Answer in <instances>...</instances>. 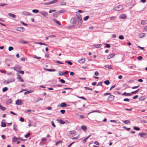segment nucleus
Returning a JSON list of instances; mask_svg holds the SVG:
<instances>
[{
    "label": "nucleus",
    "instance_id": "f257e3e1",
    "mask_svg": "<svg viewBox=\"0 0 147 147\" xmlns=\"http://www.w3.org/2000/svg\"><path fill=\"white\" fill-rule=\"evenodd\" d=\"M123 9V6L121 5L117 6L113 9V10L115 11H120Z\"/></svg>",
    "mask_w": 147,
    "mask_h": 147
},
{
    "label": "nucleus",
    "instance_id": "f03ea898",
    "mask_svg": "<svg viewBox=\"0 0 147 147\" xmlns=\"http://www.w3.org/2000/svg\"><path fill=\"white\" fill-rule=\"evenodd\" d=\"M15 30L17 31L23 32L24 31L25 29L23 27H20L16 28Z\"/></svg>",
    "mask_w": 147,
    "mask_h": 147
},
{
    "label": "nucleus",
    "instance_id": "7ed1b4c3",
    "mask_svg": "<svg viewBox=\"0 0 147 147\" xmlns=\"http://www.w3.org/2000/svg\"><path fill=\"white\" fill-rule=\"evenodd\" d=\"M13 69L16 71H18L21 69V67L18 65H16L13 68Z\"/></svg>",
    "mask_w": 147,
    "mask_h": 147
},
{
    "label": "nucleus",
    "instance_id": "20e7f679",
    "mask_svg": "<svg viewBox=\"0 0 147 147\" xmlns=\"http://www.w3.org/2000/svg\"><path fill=\"white\" fill-rule=\"evenodd\" d=\"M71 22L73 24H75L76 23L77 21V20L76 17H73L71 19Z\"/></svg>",
    "mask_w": 147,
    "mask_h": 147
},
{
    "label": "nucleus",
    "instance_id": "39448f33",
    "mask_svg": "<svg viewBox=\"0 0 147 147\" xmlns=\"http://www.w3.org/2000/svg\"><path fill=\"white\" fill-rule=\"evenodd\" d=\"M115 98L114 96L111 95L110 96L108 99V100L109 101H112Z\"/></svg>",
    "mask_w": 147,
    "mask_h": 147
},
{
    "label": "nucleus",
    "instance_id": "423d86ee",
    "mask_svg": "<svg viewBox=\"0 0 147 147\" xmlns=\"http://www.w3.org/2000/svg\"><path fill=\"white\" fill-rule=\"evenodd\" d=\"M23 103V102L21 100H17L16 102V104L17 105H20Z\"/></svg>",
    "mask_w": 147,
    "mask_h": 147
},
{
    "label": "nucleus",
    "instance_id": "0eeeda50",
    "mask_svg": "<svg viewBox=\"0 0 147 147\" xmlns=\"http://www.w3.org/2000/svg\"><path fill=\"white\" fill-rule=\"evenodd\" d=\"M22 13L24 16H31V14L27 11H24Z\"/></svg>",
    "mask_w": 147,
    "mask_h": 147
},
{
    "label": "nucleus",
    "instance_id": "6e6552de",
    "mask_svg": "<svg viewBox=\"0 0 147 147\" xmlns=\"http://www.w3.org/2000/svg\"><path fill=\"white\" fill-rule=\"evenodd\" d=\"M141 137H144L145 136L147 135V133H146L141 132L139 134Z\"/></svg>",
    "mask_w": 147,
    "mask_h": 147
},
{
    "label": "nucleus",
    "instance_id": "1a4fd4ad",
    "mask_svg": "<svg viewBox=\"0 0 147 147\" xmlns=\"http://www.w3.org/2000/svg\"><path fill=\"white\" fill-rule=\"evenodd\" d=\"M86 60L85 58H83L79 60L78 61L80 63H83L85 62Z\"/></svg>",
    "mask_w": 147,
    "mask_h": 147
},
{
    "label": "nucleus",
    "instance_id": "9d476101",
    "mask_svg": "<svg viewBox=\"0 0 147 147\" xmlns=\"http://www.w3.org/2000/svg\"><path fill=\"white\" fill-rule=\"evenodd\" d=\"M14 81L15 80L14 79H12L11 81H5L3 82V83L4 84H7L11 82H14Z\"/></svg>",
    "mask_w": 147,
    "mask_h": 147
},
{
    "label": "nucleus",
    "instance_id": "9b49d317",
    "mask_svg": "<svg viewBox=\"0 0 147 147\" xmlns=\"http://www.w3.org/2000/svg\"><path fill=\"white\" fill-rule=\"evenodd\" d=\"M39 13H40L42 15L44 16H47L48 15V13H47L45 11H40Z\"/></svg>",
    "mask_w": 147,
    "mask_h": 147
},
{
    "label": "nucleus",
    "instance_id": "f8f14e48",
    "mask_svg": "<svg viewBox=\"0 0 147 147\" xmlns=\"http://www.w3.org/2000/svg\"><path fill=\"white\" fill-rule=\"evenodd\" d=\"M115 56V54L114 53H112L110 55L107 57V59H110L111 58Z\"/></svg>",
    "mask_w": 147,
    "mask_h": 147
},
{
    "label": "nucleus",
    "instance_id": "ddd939ff",
    "mask_svg": "<svg viewBox=\"0 0 147 147\" xmlns=\"http://www.w3.org/2000/svg\"><path fill=\"white\" fill-rule=\"evenodd\" d=\"M64 12V10H62L59 12H57L54 14V15H59L61 13H63Z\"/></svg>",
    "mask_w": 147,
    "mask_h": 147
},
{
    "label": "nucleus",
    "instance_id": "4468645a",
    "mask_svg": "<svg viewBox=\"0 0 147 147\" xmlns=\"http://www.w3.org/2000/svg\"><path fill=\"white\" fill-rule=\"evenodd\" d=\"M119 18L122 19H125L126 18V16L124 14H123L120 16Z\"/></svg>",
    "mask_w": 147,
    "mask_h": 147
},
{
    "label": "nucleus",
    "instance_id": "2eb2a0df",
    "mask_svg": "<svg viewBox=\"0 0 147 147\" xmlns=\"http://www.w3.org/2000/svg\"><path fill=\"white\" fill-rule=\"evenodd\" d=\"M102 46L101 44H99L97 45H94V47L96 48H100Z\"/></svg>",
    "mask_w": 147,
    "mask_h": 147
},
{
    "label": "nucleus",
    "instance_id": "dca6fc26",
    "mask_svg": "<svg viewBox=\"0 0 147 147\" xmlns=\"http://www.w3.org/2000/svg\"><path fill=\"white\" fill-rule=\"evenodd\" d=\"M18 78L19 79V80L21 82H23L24 80L21 77V76L19 75H18Z\"/></svg>",
    "mask_w": 147,
    "mask_h": 147
},
{
    "label": "nucleus",
    "instance_id": "f3484780",
    "mask_svg": "<svg viewBox=\"0 0 147 147\" xmlns=\"http://www.w3.org/2000/svg\"><path fill=\"white\" fill-rule=\"evenodd\" d=\"M8 15L12 17L13 18H16V16L13 14L11 13H9Z\"/></svg>",
    "mask_w": 147,
    "mask_h": 147
},
{
    "label": "nucleus",
    "instance_id": "a211bd4d",
    "mask_svg": "<svg viewBox=\"0 0 147 147\" xmlns=\"http://www.w3.org/2000/svg\"><path fill=\"white\" fill-rule=\"evenodd\" d=\"M53 20L56 24H57L58 25H61V24L57 20H56L55 19H53Z\"/></svg>",
    "mask_w": 147,
    "mask_h": 147
},
{
    "label": "nucleus",
    "instance_id": "6ab92c4d",
    "mask_svg": "<svg viewBox=\"0 0 147 147\" xmlns=\"http://www.w3.org/2000/svg\"><path fill=\"white\" fill-rule=\"evenodd\" d=\"M81 129H82L83 131H85L86 130L87 127L85 125H83L81 126Z\"/></svg>",
    "mask_w": 147,
    "mask_h": 147
},
{
    "label": "nucleus",
    "instance_id": "aec40b11",
    "mask_svg": "<svg viewBox=\"0 0 147 147\" xmlns=\"http://www.w3.org/2000/svg\"><path fill=\"white\" fill-rule=\"evenodd\" d=\"M67 105L65 103H61L60 104V106L61 107H67Z\"/></svg>",
    "mask_w": 147,
    "mask_h": 147
},
{
    "label": "nucleus",
    "instance_id": "412c9836",
    "mask_svg": "<svg viewBox=\"0 0 147 147\" xmlns=\"http://www.w3.org/2000/svg\"><path fill=\"white\" fill-rule=\"evenodd\" d=\"M145 98V97L144 96H141L139 98V100L140 101L143 100H144Z\"/></svg>",
    "mask_w": 147,
    "mask_h": 147
},
{
    "label": "nucleus",
    "instance_id": "4be33fe9",
    "mask_svg": "<svg viewBox=\"0 0 147 147\" xmlns=\"http://www.w3.org/2000/svg\"><path fill=\"white\" fill-rule=\"evenodd\" d=\"M18 140V139H17V138H16L15 136L13 137L12 139V142H15L17 141Z\"/></svg>",
    "mask_w": 147,
    "mask_h": 147
},
{
    "label": "nucleus",
    "instance_id": "5701e85b",
    "mask_svg": "<svg viewBox=\"0 0 147 147\" xmlns=\"http://www.w3.org/2000/svg\"><path fill=\"white\" fill-rule=\"evenodd\" d=\"M77 16L78 17V19L79 20H82V18L81 17V15L79 14H78L77 15Z\"/></svg>",
    "mask_w": 147,
    "mask_h": 147
},
{
    "label": "nucleus",
    "instance_id": "b1692460",
    "mask_svg": "<svg viewBox=\"0 0 147 147\" xmlns=\"http://www.w3.org/2000/svg\"><path fill=\"white\" fill-rule=\"evenodd\" d=\"M33 92V90H28V91H27L25 92L24 93V94H26L27 93H31L32 92Z\"/></svg>",
    "mask_w": 147,
    "mask_h": 147
},
{
    "label": "nucleus",
    "instance_id": "393cba45",
    "mask_svg": "<svg viewBox=\"0 0 147 147\" xmlns=\"http://www.w3.org/2000/svg\"><path fill=\"white\" fill-rule=\"evenodd\" d=\"M123 95H125L126 96H131V93H127L126 92H124L123 94H122Z\"/></svg>",
    "mask_w": 147,
    "mask_h": 147
},
{
    "label": "nucleus",
    "instance_id": "a878e982",
    "mask_svg": "<svg viewBox=\"0 0 147 147\" xmlns=\"http://www.w3.org/2000/svg\"><path fill=\"white\" fill-rule=\"evenodd\" d=\"M44 69L49 71H55V69H49L46 68H45Z\"/></svg>",
    "mask_w": 147,
    "mask_h": 147
},
{
    "label": "nucleus",
    "instance_id": "bb28decb",
    "mask_svg": "<svg viewBox=\"0 0 147 147\" xmlns=\"http://www.w3.org/2000/svg\"><path fill=\"white\" fill-rule=\"evenodd\" d=\"M140 90V89H139L135 91H133L131 93V94H136Z\"/></svg>",
    "mask_w": 147,
    "mask_h": 147
},
{
    "label": "nucleus",
    "instance_id": "cd10ccee",
    "mask_svg": "<svg viewBox=\"0 0 147 147\" xmlns=\"http://www.w3.org/2000/svg\"><path fill=\"white\" fill-rule=\"evenodd\" d=\"M0 109L4 111L6 109V108L5 107H3L2 105H0Z\"/></svg>",
    "mask_w": 147,
    "mask_h": 147
},
{
    "label": "nucleus",
    "instance_id": "c85d7f7f",
    "mask_svg": "<svg viewBox=\"0 0 147 147\" xmlns=\"http://www.w3.org/2000/svg\"><path fill=\"white\" fill-rule=\"evenodd\" d=\"M104 83L107 85H108L110 83V82L109 80H107L104 82Z\"/></svg>",
    "mask_w": 147,
    "mask_h": 147
},
{
    "label": "nucleus",
    "instance_id": "c756f323",
    "mask_svg": "<svg viewBox=\"0 0 147 147\" xmlns=\"http://www.w3.org/2000/svg\"><path fill=\"white\" fill-rule=\"evenodd\" d=\"M82 20H79V21H78V25L79 26H80L82 25Z\"/></svg>",
    "mask_w": 147,
    "mask_h": 147
},
{
    "label": "nucleus",
    "instance_id": "7c9ffc66",
    "mask_svg": "<svg viewBox=\"0 0 147 147\" xmlns=\"http://www.w3.org/2000/svg\"><path fill=\"white\" fill-rule=\"evenodd\" d=\"M66 4V3L64 1H61L60 3V5H65Z\"/></svg>",
    "mask_w": 147,
    "mask_h": 147
},
{
    "label": "nucleus",
    "instance_id": "2f4dec72",
    "mask_svg": "<svg viewBox=\"0 0 147 147\" xmlns=\"http://www.w3.org/2000/svg\"><path fill=\"white\" fill-rule=\"evenodd\" d=\"M59 122L60 123L62 124H64L65 123V122L62 119L59 120Z\"/></svg>",
    "mask_w": 147,
    "mask_h": 147
},
{
    "label": "nucleus",
    "instance_id": "473e14b6",
    "mask_svg": "<svg viewBox=\"0 0 147 147\" xmlns=\"http://www.w3.org/2000/svg\"><path fill=\"white\" fill-rule=\"evenodd\" d=\"M1 126L2 127H5L6 126V124L5 123L2 122Z\"/></svg>",
    "mask_w": 147,
    "mask_h": 147
},
{
    "label": "nucleus",
    "instance_id": "72a5a7b5",
    "mask_svg": "<svg viewBox=\"0 0 147 147\" xmlns=\"http://www.w3.org/2000/svg\"><path fill=\"white\" fill-rule=\"evenodd\" d=\"M105 67H107V68H108L109 69H113V67H112V66H110V65H106L105 66Z\"/></svg>",
    "mask_w": 147,
    "mask_h": 147
},
{
    "label": "nucleus",
    "instance_id": "f704fd0d",
    "mask_svg": "<svg viewBox=\"0 0 147 147\" xmlns=\"http://www.w3.org/2000/svg\"><path fill=\"white\" fill-rule=\"evenodd\" d=\"M130 122V121L129 120H125L123 121V122L125 124H128Z\"/></svg>",
    "mask_w": 147,
    "mask_h": 147
},
{
    "label": "nucleus",
    "instance_id": "c9c22d12",
    "mask_svg": "<svg viewBox=\"0 0 147 147\" xmlns=\"http://www.w3.org/2000/svg\"><path fill=\"white\" fill-rule=\"evenodd\" d=\"M32 11L34 13H37L39 12V10L37 9H33Z\"/></svg>",
    "mask_w": 147,
    "mask_h": 147
},
{
    "label": "nucleus",
    "instance_id": "e433bc0d",
    "mask_svg": "<svg viewBox=\"0 0 147 147\" xmlns=\"http://www.w3.org/2000/svg\"><path fill=\"white\" fill-rule=\"evenodd\" d=\"M30 135V133H28L27 134H26L25 135L24 137L26 138H27Z\"/></svg>",
    "mask_w": 147,
    "mask_h": 147
},
{
    "label": "nucleus",
    "instance_id": "4c0bfd02",
    "mask_svg": "<svg viewBox=\"0 0 147 147\" xmlns=\"http://www.w3.org/2000/svg\"><path fill=\"white\" fill-rule=\"evenodd\" d=\"M8 90V88L7 87H5L2 90L3 92H5Z\"/></svg>",
    "mask_w": 147,
    "mask_h": 147
},
{
    "label": "nucleus",
    "instance_id": "58836bf2",
    "mask_svg": "<svg viewBox=\"0 0 147 147\" xmlns=\"http://www.w3.org/2000/svg\"><path fill=\"white\" fill-rule=\"evenodd\" d=\"M20 42L21 43L23 44H26L28 43V42H26L24 40H22L20 41Z\"/></svg>",
    "mask_w": 147,
    "mask_h": 147
},
{
    "label": "nucleus",
    "instance_id": "ea45409f",
    "mask_svg": "<svg viewBox=\"0 0 147 147\" xmlns=\"http://www.w3.org/2000/svg\"><path fill=\"white\" fill-rule=\"evenodd\" d=\"M89 18V16H87L85 17L83 19V20L84 21L87 20Z\"/></svg>",
    "mask_w": 147,
    "mask_h": 147
},
{
    "label": "nucleus",
    "instance_id": "a19ab883",
    "mask_svg": "<svg viewBox=\"0 0 147 147\" xmlns=\"http://www.w3.org/2000/svg\"><path fill=\"white\" fill-rule=\"evenodd\" d=\"M13 49V48L12 47H9L8 48V50L9 51H12Z\"/></svg>",
    "mask_w": 147,
    "mask_h": 147
},
{
    "label": "nucleus",
    "instance_id": "79ce46f5",
    "mask_svg": "<svg viewBox=\"0 0 147 147\" xmlns=\"http://www.w3.org/2000/svg\"><path fill=\"white\" fill-rule=\"evenodd\" d=\"M59 75L61 76L64 75V73L60 71L59 72Z\"/></svg>",
    "mask_w": 147,
    "mask_h": 147
},
{
    "label": "nucleus",
    "instance_id": "37998d69",
    "mask_svg": "<svg viewBox=\"0 0 147 147\" xmlns=\"http://www.w3.org/2000/svg\"><path fill=\"white\" fill-rule=\"evenodd\" d=\"M146 21L145 20H143L141 21V23L142 25H144L146 23Z\"/></svg>",
    "mask_w": 147,
    "mask_h": 147
},
{
    "label": "nucleus",
    "instance_id": "c03bdc74",
    "mask_svg": "<svg viewBox=\"0 0 147 147\" xmlns=\"http://www.w3.org/2000/svg\"><path fill=\"white\" fill-rule=\"evenodd\" d=\"M134 129L138 131L140 129V128L139 127H134Z\"/></svg>",
    "mask_w": 147,
    "mask_h": 147
},
{
    "label": "nucleus",
    "instance_id": "a18cd8bd",
    "mask_svg": "<svg viewBox=\"0 0 147 147\" xmlns=\"http://www.w3.org/2000/svg\"><path fill=\"white\" fill-rule=\"evenodd\" d=\"M13 129L14 130L17 131V126L15 125H14L13 127Z\"/></svg>",
    "mask_w": 147,
    "mask_h": 147
},
{
    "label": "nucleus",
    "instance_id": "49530a36",
    "mask_svg": "<svg viewBox=\"0 0 147 147\" xmlns=\"http://www.w3.org/2000/svg\"><path fill=\"white\" fill-rule=\"evenodd\" d=\"M53 3L52 2H49L46 3H44L45 5H49L50 4H52V3Z\"/></svg>",
    "mask_w": 147,
    "mask_h": 147
},
{
    "label": "nucleus",
    "instance_id": "de8ad7c7",
    "mask_svg": "<svg viewBox=\"0 0 147 147\" xmlns=\"http://www.w3.org/2000/svg\"><path fill=\"white\" fill-rule=\"evenodd\" d=\"M145 34L144 33H142L140 35V37L142 38L144 37L145 36Z\"/></svg>",
    "mask_w": 147,
    "mask_h": 147
},
{
    "label": "nucleus",
    "instance_id": "09e8293b",
    "mask_svg": "<svg viewBox=\"0 0 147 147\" xmlns=\"http://www.w3.org/2000/svg\"><path fill=\"white\" fill-rule=\"evenodd\" d=\"M116 18V17H115V16H112V17H111L110 18V20H112L113 19H115Z\"/></svg>",
    "mask_w": 147,
    "mask_h": 147
},
{
    "label": "nucleus",
    "instance_id": "8fccbe9b",
    "mask_svg": "<svg viewBox=\"0 0 147 147\" xmlns=\"http://www.w3.org/2000/svg\"><path fill=\"white\" fill-rule=\"evenodd\" d=\"M142 57L141 56L138 57L137 58V59L139 60L142 59Z\"/></svg>",
    "mask_w": 147,
    "mask_h": 147
},
{
    "label": "nucleus",
    "instance_id": "3c124183",
    "mask_svg": "<svg viewBox=\"0 0 147 147\" xmlns=\"http://www.w3.org/2000/svg\"><path fill=\"white\" fill-rule=\"evenodd\" d=\"M119 38L120 39H124V37L122 35H120L119 36Z\"/></svg>",
    "mask_w": 147,
    "mask_h": 147
},
{
    "label": "nucleus",
    "instance_id": "603ef678",
    "mask_svg": "<svg viewBox=\"0 0 147 147\" xmlns=\"http://www.w3.org/2000/svg\"><path fill=\"white\" fill-rule=\"evenodd\" d=\"M78 98H81V99H82L84 100H86V99L85 98H84V97L83 96H78Z\"/></svg>",
    "mask_w": 147,
    "mask_h": 147
},
{
    "label": "nucleus",
    "instance_id": "864d4df0",
    "mask_svg": "<svg viewBox=\"0 0 147 147\" xmlns=\"http://www.w3.org/2000/svg\"><path fill=\"white\" fill-rule=\"evenodd\" d=\"M7 4L5 3H0V6H3L6 5Z\"/></svg>",
    "mask_w": 147,
    "mask_h": 147
},
{
    "label": "nucleus",
    "instance_id": "5fc2aeb1",
    "mask_svg": "<svg viewBox=\"0 0 147 147\" xmlns=\"http://www.w3.org/2000/svg\"><path fill=\"white\" fill-rule=\"evenodd\" d=\"M60 111V112L63 114H64L65 112V111L64 110H61Z\"/></svg>",
    "mask_w": 147,
    "mask_h": 147
},
{
    "label": "nucleus",
    "instance_id": "6e6d98bb",
    "mask_svg": "<svg viewBox=\"0 0 147 147\" xmlns=\"http://www.w3.org/2000/svg\"><path fill=\"white\" fill-rule=\"evenodd\" d=\"M106 47L108 48H109L111 47L110 45L108 44H106Z\"/></svg>",
    "mask_w": 147,
    "mask_h": 147
},
{
    "label": "nucleus",
    "instance_id": "4d7b16f0",
    "mask_svg": "<svg viewBox=\"0 0 147 147\" xmlns=\"http://www.w3.org/2000/svg\"><path fill=\"white\" fill-rule=\"evenodd\" d=\"M65 63L67 62L69 65H72V63L71 61H68L67 62L66 61H65Z\"/></svg>",
    "mask_w": 147,
    "mask_h": 147
},
{
    "label": "nucleus",
    "instance_id": "13d9d810",
    "mask_svg": "<svg viewBox=\"0 0 147 147\" xmlns=\"http://www.w3.org/2000/svg\"><path fill=\"white\" fill-rule=\"evenodd\" d=\"M43 100V99L42 98H38L37 100L36 101V102H38L39 100Z\"/></svg>",
    "mask_w": 147,
    "mask_h": 147
},
{
    "label": "nucleus",
    "instance_id": "bf43d9fd",
    "mask_svg": "<svg viewBox=\"0 0 147 147\" xmlns=\"http://www.w3.org/2000/svg\"><path fill=\"white\" fill-rule=\"evenodd\" d=\"M102 82H99L98 83L97 86H101Z\"/></svg>",
    "mask_w": 147,
    "mask_h": 147
},
{
    "label": "nucleus",
    "instance_id": "052dcab7",
    "mask_svg": "<svg viewBox=\"0 0 147 147\" xmlns=\"http://www.w3.org/2000/svg\"><path fill=\"white\" fill-rule=\"evenodd\" d=\"M12 102V100L11 99H10L7 101V102L9 103H11Z\"/></svg>",
    "mask_w": 147,
    "mask_h": 147
},
{
    "label": "nucleus",
    "instance_id": "680f3d73",
    "mask_svg": "<svg viewBox=\"0 0 147 147\" xmlns=\"http://www.w3.org/2000/svg\"><path fill=\"white\" fill-rule=\"evenodd\" d=\"M18 72L19 73L22 74H24V71L22 70L20 71H18Z\"/></svg>",
    "mask_w": 147,
    "mask_h": 147
},
{
    "label": "nucleus",
    "instance_id": "e2e57ef3",
    "mask_svg": "<svg viewBox=\"0 0 147 147\" xmlns=\"http://www.w3.org/2000/svg\"><path fill=\"white\" fill-rule=\"evenodd\" d=\"M129 98H125L124 99V100L125 101L129 102Z\"/></svg>",
    "mask_w": 147,
    "mask_h": 147
},
{
    "label": "nucleus",
    "instance_id": "0e129e2a",
    "mask_svg": "<svg viewBox=\"0 0 147 147\" xmlns=\"http://www.w3.org/2000/svg\"><path fill=\"white\" fill-rule=\"evenodd\" d=\"M56 11V10H52L51 9L49 10V13H51L52 12H55Z\"/></svg>",
    "mask_w": 147,
    "mask_h": 147
},
{
    "label": "nucleus",
    "instance_id": "69168bd1",
    "mask_svg": "<svg viewBox=\"0 0 147 147\" xmlns=\"http://www.w3.org/2000/svg\"><path fill=\"white\" fill-rule=\"evenodd\" d=\"M47 140V139L45 138H43L42 140V142H45Z\"/></svg>",
    "mask_w": 147,
    "mask_h": 147
},
{
    "label": "nucleus",
    "instance_id": "338daca9",
    "mask_svg": "<svg viewBox=\"0 0 147 147\" xmlns=\"http://www.w3.org/2000/svg\"><path fill=\"white\" fill-rule=\"evenodd\" d=\"M138 95H136V96H134L133 97V99H136L137 98H138Z\"/></svg>",
    "mask_w": 147,
    "mask_h": 147
},
{
    "label": "nucleus",
    "instance_id": "774afa93",
    "mask_svg": "<svg viewBox=\"0 0 147 147\" xmlns=\"http://www.w3.org/2000/svg\"><path fill=\"white\" fill-rule=\"evenodd\" d=\"M94 74L96 76H98L99 75V73L98 71H96L94 73Z\"/></svg>",
    "mask_w": 147,
    "mask_h": 147
}]
</instances>
